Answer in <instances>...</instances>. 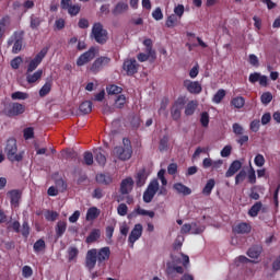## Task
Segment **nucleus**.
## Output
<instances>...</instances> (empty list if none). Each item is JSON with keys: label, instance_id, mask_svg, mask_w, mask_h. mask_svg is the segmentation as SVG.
Listing matches in <instances>:
<instances>
[{"label": "nucleus", "instance_id": "1", "mask_svg": "<svg viewBox=\"0 0 280 280\" xmlns=\"http://www.w3.org/2000/svg\"><path fill=\"white\" fill-rule=\"evenodd\" d=\"M113 154L119 159V161H130V159H132V144L130 140L124 138L122 145L115 147Z\"/></svg>", "mask_w": 280, "mask_h": 280}, {"label": "nucleus", "instance_id": "2", "mask_svg": "<svg viewBox=\"0 0 280 280\" xmlns=\"http://www.w3.org/2000/svg\"><path fill=\"white\" fill-rule=\"evenodd\" d=\"M4 152L11 163H19L23 161V153H19V147L16 145V139L14 138H10L7 140Z\"/></svg>", "mask_w": 280, "mask_h": 280}, {"label": "nucleus", "instance_id": "3", "mask_svg": "<svg viewBox=\"0 0 280 280\" xmlns=\"http://www.w3.org/2000/svg\"><path fill=\"white\" fill-rule=\"evenodd\" d=\"M205 225L200 224V222L185 223L182 225L180 233L182 235H202L205 233Z\"/></svg>", "mask_w": 280, "mask_h": 280}, {"label": "nucleus", "instance_id": "4", "mask_svg": "<svg viewBox=\"0 0 280 280\" xmlns=\"http://www.w3.org/2000/svg\"><path fill=\"white\" fill-rule=\"evenodd\" d=\"M92 36L98 45H104L108 40V32L104 30L102 23H95L92 27Z\"/></svg>", "mask_w": 280, "mask_h": 280}, {"label": "nucleus", "instance_id": "5", "mask_svg": "<svg viewBox=\"0 0 280 280\" xmlns=\"http://www.w3.org/2000/svg\"><path fill=\"white\" fill-rule=\"evenodd\" d=\"M159 191V179H152L143 192V202L150 203Z\"/></svg>", "mask_w": 280, "mask_h": 280}, {"label": "nucleus", "instance_id": "6", "mask_svg": "<svg viewBox=\"0 0 280 280\" xmlns=\"http://www.w3.org/2000/svg\"><path fill=\"white\" fill-rule=\"evenodd\" d=\"M112 62L110 57L101 56L96 58L93 63L90 66V71L92 73H100L104 67H108Z\"/></svg>", "mask_w": 280, "mask_h": 280}, {"label": "nucleus", "instance_id": "7", "mask_svg": "<svg viewBox=\"0 0 280 280\" xmlns=\"http://www.w3.org/2000/svg\"><path fill=\"white\" fill-rule=\"evenodd\" d=\"M97 56V48L91 47L88 51L83 52L77 60L78 67H84L89 65Z\"/></svg>", "mask_w": 280, "mask_h": 280}, {"label": "nucleus", "instance_id": "8", "mask_svg": "<svg viewBox=\"0 0 280 280\" xmlns=\"http://www.w3.org/2000/svg\"><path fill=\"white\" fill-rule=\"evenodd\" d=\"M4 112L8 117H16L25 113V106L20 103H11L5 107Z\"/></svg>", "mask_w": 280, "mask_h": 280}, {"label": "nucleus", "instance_id": "9", "mask_svg": "<svg viewBox=\"0 0 280 280\" xmlns=\"http://www.w3.org/2000/svg\"><path fill=\"white\" fill-rule=\"evenodd\" d=\"M47 48H43L33 60L30 61L26 72L32 73L38 69V65L43 62L45 56H47Z\"/></svg>", "mask_w": 280, "mask_h": 280}, {"label": "nucleus", "instance_id": "10", "mask_svg": "<svg viewBox=\"0 0 280 280\" xmlns=\"http://www.w3.org/2000/svg\"><path fill=\"white\" fill-rule=\"evenodd\" d=\"M8 45H13L12 54H19L23 49V33H14L8 40Z\"/></svg>", "mask_w": 280, "mask_h": 280}, {"label": "nucleus", "instance_id": "11", "mask_svg": "<svg viewBox=\"0 0 280 280\" xmlns=\"http://www.w3.org/2000/svg\"><path fill=\"white\" fill-rule=\"evenodd\" d=\"M141 235H143V225L141 223H137L131 230L128 237L130 248H135V242H138V240H141Z\"/></svg>", "mask_w": 280, "mask_h": 280}, {"label": "nucleus", "instance_id": "12", "mask_svg": "<svg viewBox=\"0 0 280 280\" xmlns=\"http://www.w3.org/2000/svg\"><path fill=\"white\" fill-rule=\"evenodd\" d=\"M185 107V98L179 97L173 105L171 109V117L174 121H178L180 119V110Z\"/></svg>", "mask_w": 280, "mask_h": 280}, {"label": "nucleus", "instance_id": "13", "mask_svg": "<svg viewBox=\"0 0 280 280\" xmlns=\"http://www.w3.org/2000/svg\"><path fill=\"white\" fill-rule=\"evenodd\" d=\"M184 86L192 95H200L202 93V85L198 81L185 80Z\"/></svg>", "mask_w": 280, "mask_h": 280}, {"label": "nucleus", "instance_id": "14", "mask_svg": "<svg viewBox=\"0 0 280 280\" xmlns=\"http://www.w3.org/2000/svg\"><path fill=\"white\" fill-rule=\"evenodd\" d=\"M122 69L127 75H135L139 71V63H137V59H127L124 61Z\"/></svg>", "mask_w": 280, "mask_h": 280}, {"label": "nucleus", "instance_id": "15", "mask_svg": "<svg viewBox=\"0 0 280 280\" xmlns=\"http://www.w3.org/2000/svg\"><path fill=\"white\" fill-rule=\"evenodd\" d=\"M97 264V249L92 248L88 250L85 256V266L88 269L93 270Z\"/></svg>", "mask_w": 280, "mask_h": 280}, {"label": "nucleus", "instance_id": "16", "mask_svg": "<svg viewBox=\"0 0 280 280\" xmlns=\"http://www.w3.org/2000/svg\"><path fill=\"white\" fill-rule=\"evenodd\" d=\"M132 187H135V180L132 177H127L120 183V194L128 195L132 191Z\"/></svg>", "mask_w": 280, "mask_h": 280}, {"label": "nucleus", "instance_id": "17", "mask_svg": "<svg viewBox=\"0 0 280 280\" xmlns=\"http://www.w3.org/2000/svg\"><path fill=\"white\" fill-rule=\"evenodd\" d=\"M96 257L98 264H104V261H108L110 259V247H103L96 249Z\"/></svg>", "mask_w": 280, "mask_h": 280}, {"label": "nucleus", "instance_id": "18", "mask_svg": "<svg viewBox=\"0 0 280 280\" xmlns=\"http://www.w3.org/2000/svg\"><path fill=\"white\" fill-rule=\"evenodd\" d=\"M240 170H242V162H240V160H235L226 171L225 178H231L232 176H235V174H237Z\"/></svg>", "mask_w": 280, "mask_h": 280}, {"label": "nucleus", "instance_id": "19", "mask_svg": "<svg viewBox=\"0 0 280 280\" xmlns=\"http://www.w3.org/2000/svg\"><path fill=\"white\" fill-rule=\"evenodd\" d=\"M7 196L10 198L11 207H19V202L21 201V192L19 190H10L7 192Z\"/></svg>", "mask_w": 280, "mask_h": 280}, {"label": "nucleus", "instance_id": "20", "mask_svg": "<svg viewBox=\"0 0 280 280\" xmlns=\"http://www.w3.org/2000/svg\"><path fill=\"white\" fill-rule=\"evenodd\" d=\"M42 78L43 70H37L34 73L26 72V82H28V84H36V82H38V80H40Z\"/></svg>", "mask_w": 280, "mask_h": 280}, {"label": "nucleus", "instance_id": "21", "mask_svg": "<svg viewBox=\"0 0 280 280\" xmlns=\"http://www.w3.org/2000/svg\"><path fill=\"white\" fill-rule=\"evenodd\" d=\"M145 180H148V172H145V168H142L136 175L137 187H143V185H145Z\"/></svg>", "mask_w": 280, "mask_h": 280}, {"label": "nucleus", "instance_id": "22", "mask_svg": "<svg viewBox=\"0 0 280 280\" xmlns=\"http://www.w3.org/2000/svg\"><path fill=\"white\" fill-rule=\"evenodd\" d=\"M173 189L177 192L180 194L182 196H189L191 195V188L185 186L182 183H176L173 185Z\"/></svg>", "mask_w": 280, "mask_h": 280}, {"label": "nucleus", "instance_id": "23", "mask_svg": "<svg viewBox=\"0 0 280 280\" xmlns=\"http://www.w3.org/2000/svg\"><path fill=\"white\" fill-rule=\"evenodd\" d=\"M112 12L115 16H119V14H124V12H128V4L124 1H120L114 7Z\"/></svg>", "mask_w": 280, "mask_h": 280}, {"label": "nucleus", "instance_id": "24", "mask_svg": "<svg viewBox=\"0 0 280 280\" xmlns=\"http://www.w3.org/2000/svg\"><path fill=\"white\" fill-rule=\"evenodd\" d=\"M94 159L98 165H106V155H104V150L102 148L94 150Z\"/></svg>", "mask_w": 280, "mask_h": 280}, {"label": "nucleus", "instance_id": "25", "mask_svg": "<svg viewBox=\"0 0 280 280\" xmlns=\"http://www.w3.org/2000/svg\"><path fill=\"white\" fill-rule=\"evenodd\" d=\"M55 231L57 237H62L67 233V221H58Z\"/></svg>", "mask_w": 280, "mask_h": 280}, {"label": "nucleus", "instance_id": "26", "mask_svg": "<svg viewBox=\"0 0 280 280\" xmlns=\"http://www.w3.org/2000/svg\"><path fill=\"white\" fill-rule=\"evenodd\" d=\"M233 231L234 233L244 235L246 233H250V225L247 223H238L233 228Z\"/></svg>", "mask_w": 280, "mask_h": 280}, {"label": "nucleus", "instance_id": "27", "mask_svg": "<svg viewBox=\"0 0 280 280\" xmlns=\"http://www.w3.org/2000/svg\"><path fill=\"white\" fill-rule=\"evenodd\" d=\"M262 207H264V203H261V201L256 202L249 209L248 215H250V218H257V215H259V212L261 211Z\"/></svg>", "mask_w": 280, "mask_h": 280}, {"label": "nucleus", "instance_id": "28", "mask_svg": "<svg viewBox=\"0 0 280 280\" xmlns=\"http://www.w3.org/2000/svg\"><path fill=\"white\" fill-rule=\"evenodd\" d=\"M96 182H98L101 185H110L113 183V177H110L108 174H97Z\"/></svg>", "mask_w": 280, "mask_h": 280}, {"label": "nucleus", "instance_id": "29", "mask_svg": "<svg viewBox=\"0 0 280 280\" xmlns=\"http://www.w3.org/2000/svg\"><path fill=\"white\" fill-rule=\"evenodd\" d=\"M96 218H100V209H97L95 207L90 208L86 212L88 222L96 220Z\"/></svg>", "mask_w": 280, "mask_h": 280}, {"label": "nucleus", "instance_id": "30", "mask_svg": "<svg viewBox=\"0 0 280 280\" xmlns=\"http://www.w3.org/2000/svg\"><path fill=\"white\" fill-rule=\"evenodd\" d=\"M247 255H248V257H250V259H257V257H259V255H261V246L256 245V246L250 247L247 250Z\"/></svg>", "mask_w": 280, "mask_h": 280}, {"label": "nucleus", "instance_id": "31", "mask_svg": "<svg viewBox=\"0 0 280 280\" xmlns=\"http://www.w3.org/2000/svg\"><path fill=\"white\" fill-rule=\"evenodd\" d=\"M80 113L83 115H89L93 110V103L91 101L83 102L79 107Z\"/></svg>", "mask_w": 280, "mask_h": 280}, {"label": "nucleus", "instance_id": "32", "mask_svg": "<svg viewBox=\"0 0 280 280\" xmlns=\"http://www.w3.org/2000/svg\"><path fill=\"white\" fill-rule=\"evenodd\" d=\"M213 187H215V179H209L202 189V195L211 196V191H213Z\"/></svg>", "mask_w": 280, "mask_h": 280}, {"label": "nucleus", "instance_id": "33", "mask_svg": "<svg viewBox=\"0 0 280 280\" xmlns=\"http://www.w3.org/2000/svg\"><path fill=\"white\" fill-rule=\"evenodd\" d=\"M51 80L46 81V83L39 90V97H45L46 95H49V93L51 92Z\"/></svg>", "mask_w": 280, "mask_h": 280}, {"label": "nucleus", "instance_id": "34", "mask_svg": "<svg viewBox=\"0 0 280 280\" xmlns=\"http://www.w3.org/2000/svg\"><path fill=\"white\" fill-rule=\"evenodd\" d=\"M167 275H173V272H177V275H183L185 269L182 266H173L172 264H167L166 267Z\"/></svg>", "mask_w": 280, "mask_h": 280}, {"label": "nucleus", "instance_id": "35", "mask_svg": "<svg viewBox=\"0 0 280 280\" xmlns=\"http://www.w3.org/2000/svg\"><path fill=\"white\" fill-rule=\"evenodd\" d=\"M102 233L100 230H93L90 235L86 237V244H93V242H97L100 240Z\"/></svg>", "mask_w": 280, "mask_h": 280}, {"label": "nucleus", "instance_id": "36", "mask_svg": "<svg viewBox=\"0 0 280 280\" xmlns=\"http://www.w3.org/2000/svg\"><path fill=\"white\" fill-rule=\"evenodd\" d=\"M244 104H246V100L242 96H236L231 101V105L234 106V108H244Z\"/></svg>", "mask_w": 280, "mask_h": 280}, {"label": "nucleus", "instance_id": "37", "mask_svg": "<svg viewBox=\"0 0 280 280\" xmlns=\"http://www.w3.org/2000/svg\"><path fill=\"white\" fill-rule=\"evenodd\" d=\"M224 97H226V91H224V89H221L214 94L212 102L214 104H220L224 100Z\"/></svg>", "mask_w": 280, "mask_h": 280}, {"label": "nucleus", "instance_id": "38", "mask_svg": "<svg viewBox=\"0 0 280 280\" xmlns=\"http://www.w3.org/2000/svg\"><path fill=\"white\" fill-rule=\"evenodd\" d=\"M178 21H180V18L171 14L167 19H166V27H176L178 25Z\"/></svg>", "mask_w": 280, "mask_h": 280}, {"label": "nucleus", "instance_id": "39", "mask_svg": "<svg viewBox=\"0 0 280 280\" xmlns=\"http://www.w3.org/2000/svg\"><path fill=\"white\" fill-rule=\"evenodd\" d=\"M58 212L56 211H51V210H46L44 213V218L48 221V222H56V220H58Z\"/></svg>", "mask_w": 280, "mask_h": 280}, {"label": "nucleus", "instance_id": "40", "mask_svg": "<svg viewBox=\"0 0 280 280\" xmlns=\"http://www.w3.org/2000/svg\"><path fill=\"white\" fill-rule=\"evenodd\" d=\"M106 91H107L108 95H119V93H121V91H124V89H121V86L112 84L106 88Z\"/></svg>", "mask_w": 280, "mask_h": 280}, {"label": "nucleus", "instance_id": "41", "mask_svg": "<svg viewBox=\"0 0 280 280\" xmlns=\"http://www.w3.org/2000/svg\"><path fill=\"white\" fill-rule=\"evenodd\" d=\"M198 106V103H196L195 101H190L185 109V115L189 116V115H194V113H196V108Z\"/></svg>", "mask_w": 280, "mask_h": 280}, {"label": "nucleus", "instance_id": "42", "mask_svg": "<svg viewBox=\"0 0 280 280\" xmlns=\"http://www.w3.org/2000/svg\"><path fill=\"white\" fill-rule=\"evenodd\" d=\"M135 211L138 215H148L149 218H154L155 215L154 211L142 209L139 206L135 209Z\"/></svg>", "mask_w": 280, "mask_h": 280}, {"label": "nucleus", "instance_id": "43", "mask_svg": "<svg viewBox=\"0 0 280 280\" xmlns=\"http://www.w3.org/2000/svg\"><path fill=\"white\" fill-rule=\"evenodd\" d=\"M260 102L265 106H268V104H270L272 102V93H270V92L262 93V95L260 96Z\"/></svg>", "mask_w": 280, "mask_h": 280}, {"label": "nucleus", "instance_id": "44", "mask_svg": "<svg viewBox=\"0 0 280 280\" xmlns=\"http://www.w3.org/2000/svg\"><path fill=\"white\" fill-rule=\"evenodd\" d=\"M81 7L79 4H72L70 8L66 9L70 16H78L80 14Z\"/></svg>", "mask_w": 280, "mask_h": 280}, {"label": "nucleus", "instance_id": "45", "mask_svg": "<svg viewBox=\"0 0 280 280\" xmlns=\"http://www.w3.org/2000/svg\"><path fill=\"white\" fill-rule=\"evenodd\" d=\"M125 104H126V95H124V94L118 95L115 101V107L124 108Z\"/></svg>", "mask_w": 280, "mask_h": 280}, {"label": "nucleus", "instance_id": "46", "mask_svg": "<svg viewBox=\"0 0 280 280\" xmlns=\"http://www.w3.org/2000/svg\"><path fill=\"white\" fill-rule=\"evenodd\" d=\"M185 14V5L178 4L174 8V15L177 16L179 20L183 19Z\"/></svg>", "mask_w": 280, "mask_h": 280}, {"label": "nucleus", "instance_id": "47", "mask_svg": "<svg viewBox=\"0 0 280 280\" xmlns=\"http://www.w3.org/2000/svg\"><path fill=\"white\" fill-rule=\"evenodd\" d=\"M254 163L257 167H264L266 165V158L262 154H257L254 159Z\"/></svg>", "mask_w": 280, "mask_h": 280}, {"label": "nucleus", "instance_id": "48", "mask_svg": "<svg viewBox=\"0 0 280 280\" xmlns=\"http://www.w3.org/2000/svg\"><path fill=\"white\" fill-rule=\"evenodd\" d=\"M162 187L159 189V196H167V179L162 177L161 179Z\"/></svg>", "mask_w": 280, "mask_h": 280}, {"label": "nucleus", "instance_id": "49", "mask_svg": "<svg viewBox=\"0 0 280 280\" xmlns=\"http://www.w3.org/2000/svg\"><path fill=\"white\" fill-rule=\"evenodd\" d=\"M232 130H233L234 135H236L237 137L244 135V127L237 122H234L232 125Z\"/></svg>", "mask_w": 280, "mask_h": 280}, {"label": "nucleus", "instance_id": "50", "mask_svg": "<svg viewBox=\"0 0 280 280\" xmlns=\"http://www.w3.org/2000/svg\"><path fill=\"white\" fill-rule=\"evenodd\" d=\"M247 178L250 185H255V183H257V175L255 174V168H253V166H250L248 171Z\"/></svg>", "mask_w": 280, "mask_h": 280}, {"label": "nucleus", "instance_id": "51", "mask_svg": "<svg viewBox=\"0 0 280 280\" xmlns=\"http://www.w3.org/2000/svg\"><path fill=\"white\" fill-rule=\"evenodd\" d=\"M35 253H40L43 250H45V241L44 240H38L34 246H33Z\"/></svg>", "mask_w": 280, "mask_h": 280}, {"label": "nucleus", "instance_id": "52", "mask_svg": "<svg viewBox=\"0 0 280 280\" xmlns=\"http://www.w3.org/2000/svg\"><path fill=\"white\" fill-rule=\"evenodd\" d=\"M24 139L27 141L30 139H34V128L27 127L23 130Z\"/></svg>", "mask_w": 280, "mask_h": 280}, {"label": "nucleus", "instance_id": "53", "mask_svg": "<svg viewBox=\"0 0 280 280\" xmlns=\"http://www.w3.org/2000/svg\"><path fill=\"white\" fill-rule=\"evenodd\" d=\"M32 275H34V270H32V267L24 266L22 268V276L24 277V279H30V277H32Z\"/></svg>", "mask_w": 280, "mask_h": 280}, {"label": "nucleus", "instance_id": "54", "mask_svg": "<svg viewBox=\"0 0 280 280\" xmlns=\"http://www.w3.org/2000/svg\"><path fill=\"white\" fill-rule=\"evenodd\" d=\"M152 18L155 21H163V11L161 10V8H156L153 12H152Z\"/></svg>", "mask_w": 280, "mask_h": 280}, {"label": "nucleus", "instance_id": "55", "mask_svg": "<svg viewBox=\"0 0 280 280\" xmlns=\"http://www.w3.org/2000/svg\"><path fill=\"white\" fill-rule=\"evenodd\" d=\"M40 23H43L40 18L31 16V28L32 30L38 28L40 26Z\"/></svg>", "mask_w": 280, "mask_h": 280}, {"label": "nucleus", "instance_id": "56", "mask_svg": "<svg viewBox=\"0 0 280 280\" xmlns=\"http://www.w3.org/2000/svg\"><path fill=\"white\" fill-rule=\"evenodd\" d=\"M200 124L203 126V128H207L209 126V113L203 112L200 117Z\"/></svg>", "mask_w": 280, "mask_h": 280}, {"label": "nucleus", "instance_id": "57", "mask_svg": "<svg viewBox=\"0 0 280 280\" xmlns=\"http://www.w3.org/2000/svg\"><path fill=\"white\" fill-rule=\"evenodd\" d=\"M118 215H128V206L126 203H120L117 208Z\"/></svg>", "mask_w": 280, "mask_h": 280}, {"label": "nucleus", "instance_id": "58", "mask_svg": "<svg viewBox=\"0 0 280 280\" xmlns=\"http://www.w3.org/2000/svg\"><path fill=\"white\" fill-rule=\"evenodd\" d=\"M244 180H246V171H241L235 176V185H240V183H244Z\"/></svg>", "mask_w": 280, "mask_h": 280}, {"label": "nucleus", "instance_id": "59", "mask_svg": "<svg viewBox=\"0 0 280 280\" xmlns=\"http://www.w3.org/2000/svg\"><path fill=\"white\" fill-rule=\"evenodd\" d=\"M260 126H261V124H260L259 119H255L250 122L249 129L252 130V132H259Z\"/></svg>", "mask_w": 280, "mask_h": 280}, {"label": "nucleus", "instance_id": "60", "mask_svg": "<svg viewBox=\"0 0 280 280\" xmlns=\"http://www.w3.org/2000/svg\"><path fill=\"white\" fill-rule=\"evenodd\" d=\"M12 100H27L30 97L25 92H15L11 95Z\"/></svg>", "mask_w": 280, "mask_h": 280}, {"label": "nucleus", "instance_id": "61", "mask_svg": "<svg viewBox=\"0 0 280 280\" xmlns=\"http://www.w3.org/2000/svg\"><path fill=\"white\" fill-rule=\"evenodd\" d=\"M170 139L164 136L161 140H160V151L161 152H165L167 150V143H168Z\"/></svg>", "mask_w": 280, "mask_h": 280}, {"label": "nucleus", "instance_id": "62", "mask_svg": "<svg viewBox=\"0 0 280 280\" xmlns=\"http://www.w3.org/2000/svg\"><path fill=\"white\" fill-rule=\"evenodd\" d=\"M78 249L75 247H70L68 249V258L69 261H73V259H75V257H78Z\"/></svg>", "mask_w": 280, "mask_h": 280}, {"label": "nucleus", "instance_id": "63", "mask_svg": "<svg viewBox=\"0 0 280 280\" xmlns=\"http://www.w3.org/2000/svg\"><path fill=\"white\" fill-rule=\"evenodd\" d=\"M22 235H23V237H30V223H27V221L23 222Z\"/></svg>", "mask_w": 280, "mask_h": 280}, {"label": "nucleus", "instance_id": "64", "mask_svg": "<svg viewBox=\"0 0 280 280\" xmlns=\"http://www.w3.org/2000/svg\"><path fill=\"white\" fill-rule=\"evenodd\" d=\"M248 62L252 65V67H259V58L254 54L249 55Z\"/></svg>", "mask_w": 280, "mask_h": 280}]
</instances>
